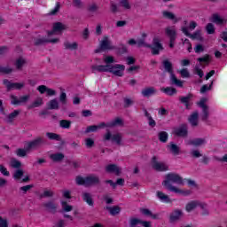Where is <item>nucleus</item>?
Masks as SVG:
<instances>
[{
	"label": "nucleus",
	"instance_id": "f257e3e1",
	"mask_svg": "<svg viewBox=\"0 0 227 227\" xmlns=\"http://www.w3.org/2000/svg\"><path fill=\"white\" fill-rule=\"evenodd\" d=\"M171 184H176L177 185H184V178L180 176V175L176 173H168L165 176V180L162 182L163 187L167 189V191H170V192H176V194H182L183 196H189L192 192L191 190H180Z\"/></svg>",
	"mask_w": 227,
	"mask_h": 227
},
{
	"label": "nucleus",
	"instance_id": "f03ea898",
	"mask_svg": "<svg viewBox=\"0 0 227 227\" xmlns=\"http://www.w3.org/2000/svg\"><path fill=\"white\" fill-rule=\"evenodd\" d=\"M162 66L165 71L170 74V84L178 86V88H183L184 82L176 79V75H175L173 73V64L169 60L165 59L162 61Z\"/></svg>",
	"mask_w": 227,
	"mask_h": 227
},
{
	"label": "nucleus",
	"instance_id": "7ed1b4c3",
	"mask_svg": "<svg viewBox=\"0 0 227 227\" xmlns=\"http://www.w3.org/2000/svg\"><path fill=\"white\" fill-rule=\"evenodd\" d=\"M147 47V49H151L153 56H159V54H160V51H164V46H162V43H160V39H159V37H154L152 44H149Z\"/></svg>",
	"mask_w": 227,
	"mask_h": 227
},
{
	"label": "nucleus",
	"instance_id": "20e7f679",
	"mask_svg": "<svg viewBox=\"0 0 227 227\" xmlns=\"http://www.w3.org/2000/svg\"><path fill=\"white\" fill-rule=\"evenodd\" d=\"M106 72L113 74L116 77H123L125 66L121 64L108 65Z\"/></svg>",
	"mask_w": 227,
	"mask_h": 227
},
{
	"label": "nucleus",
	"instance_id": "39448f33",
	"mask_svg": "<svg viewBox=\"0 0 227 227\" xmlns=\"http://www.w3.org/2000/svg\"><path fill=\"white\" fill-rule=\"evenodd\" d=\"M46 143L47 141L45 138L38 137L30 142H26L25 146H27V150H28V152H31V150H35V148L42 146V145H46Z\"/></svg>",
	"mask_w": 227,
	"mask_h": 227
},
{
	"label": "nucleus",
	"instance_id": "423d86ee",
	"mask_svg": "<svg viewBox=\"0 0 227 227\" xmlns=\"http://www.w3.org/2000/svg\"><path fill=\"white\" fill-rule=\"evenodd\" d=\"M121 139H123V136L121 133L111 134V131L107 129L106 134L104 136V141H112V143H116L118 146L121 145Z\"/></svg>",
	"mask_w": 227,
	"mask_h": 227
},
{
	"label": "nucleus",
	"instance_id": "0eeeda50",
	"mask_svg": "<svg viewBox=\"0 0 227 227\" xmlns=\"http://www.w3.org/2000/svg\"><path fill=\"white\" fill-rule=\"evenodd\" d=\"M102 51H114V46L111 45V41L109 37L104 36L103 40L100 42L99 48L95 50V53L98 54Z\"/></svg>",
	"mask_w": 227,
	"mask_h": 227
},
{
	"label": "nucleus",
	"instance_id": "6e6552de",
	"mask_svg": "<svg viewBox=\"0 0 227 227\" xmlns=\"http://www.w3.org/2000/svg\"><path fill=\"white\" fill-rule=\"evenodd\" d=\"M182 32L192 40H197L198 42H203L205 40L203 36H201V30H196L193 34H191L187 27H183Z\"/></svg>",
	"mask_w": 227,
	"mask_h": 227
},
{
	"label": "nucleus",
	"instance_id": "1a4fd4ad",
	"mask_svg": "<svg viewBox=\"0 0 227 227\" xmlns=\"http://www.w3.org/2000/svg\"><path fill=\"white\" fill-rule=\"evenodd\" d=\"M30 98H31V96L29 95L20 96V98H18L17 96L12 95L11 104H12V106H24L26 105L27 102H29Z\"/></svg>",
	"mask_w": 227,
	"mask_h": 227
},
{
	"label": "nucleus",
	"instance_id": "9d476101",
	"mask_svg": "<svg viewBox=\"0 0 227 227\" xmlns=\"http://www.w3.org/2000/svg\"><path fill=\"white\" fill-rule=\"evenodd\" d=\"M174 136L176 137H187L189 136V128L187 124H181L178 128H175L173 131Z\"/></svg>",
	"mask_w": 227,
	"mask_h": 227
},
{
	"label": "nucleus",
	"instance_id": "9b49d317",
	"mask_svg": "<svg viewBox=\"0 0 227 227\" xmlns=\"http://www.w3.org/2000/svg\"><path fill=\"white\" fill-rule=\"evenodd\" d=\"M7 91H12V90H22L26 86L25 82H12L8 79L3 81Z\"/></svg>",
	"mask_w": 227,
	"mask_h": 227
},
{
	"label": "nucleus",
	"instance_id": "f8f14e48",
	"mask_svg": "<svg viewBox=\"0 0 227 227\" xmlns=\"http://www.w3.org/2000/svg\"><path fill=\"white\" fill-rule=\"evenodd\" d=\"M153 163V169H155V171H168L169 169V167L166 165L165 163H160L157 161V156H153L152 159Z\"/></svg>",
	"mask_w": 227,
	"mask_h": 227
},
{
	"label": "nucleus",
	"instance_id": "ddd939ff",
	"mask_svg": "<svg viewBox=\"0 0 227 227\" xmlns=\"http://www.w3.org/2000/svg\"><path fill=\"white\" fill-rule=\"evenodd\" d=\"M43 207L45 208V211L50 214H56V212H58V205L54 200H49L43 203Z\"/></svg>",
	"mask_w": 227,
	"mask_h": 227
},
{
	"label": "nucleus",
	"instance_id": "4468645a",
	"mask_svg": "<svg viewBox=\"0 0 227 227\" xmlns=\"http://www.w3.org/2000/svg\"><path fill=\"white\" fill-rule=\"evenodd\" d=\"M67 25L61 23V22H56L53 24V28L51 31H48V36H52L54 33H61V31L67 30Z\"/></svg>",
	"mask_w": 227,
	"mask_h": 227
},
{
	"label": "nucleus",
	"instance_id": "2eb2a0df",
	"mask_svg": "<svg viewBox=\"0 0 227 227\" xmlns=\"http://www.w3.org/2000/svg\"><path fill=\"white\" fill-rule=\"evenodd\" d=\"M100 185V177L95 175L86 176V187H93Z\"/></svg>",
	"mask_w": 227,
	"mask_h": 227
},
{
	"label": "nucleus",
	"instance_id": "dca6fc26",
	"mask_svg": "<svg viewBox=\"0 0 227 227\" xmlns=\"http://www.w3.org/2000/svg\"><path fill=\"white\" fill-rule=\"evenodd\" d=\"M114 127H123V119L116 117L114 120L109 122H105V129H113Z\"/></svg>",
	"mask_w": 227,
	"mask_h": 227
},
{
	"label": "nucleus",
	"instance_id": "f3484780",
	"mask_svg": "<svg viewBox=\"0 0 227 227\" xmlns=\"http://www.w3.org/2000/svg\"><path fill=\"white\" fill-rule=\"evenodd\" d=\"M106 172L114 173L116 176H120L121 175V168L116 164H109L106 167Z\"/></svg>",
	"mask_w": 227,
	"mask_h": 227
},
{
	"label": "nucleus",
	"instance_id": "a211bd4d",
	"mask_svg": "<svg viewBox=\"0 0 227 227\" xmlns=\"http://www.w3.org/2000/svg\"><path fill=\"white\" fill-rule=\"evenodd\" d=\"M182 215H184V213L180 209L174 210L170 215H169V223H176V221H180L182 218Z\"/></svg>",
	"mask_w": 227,
	"mask_h": 227
},
{
	"label": "nucleus",
	"instance_id": "6ab92c4d",
	"mask_svg": "<svg viewBox=\"0 0 227 227\" xmlns=\"http://www.w3.org/2000/svg\"><path fill=\"white\" fill-rule=\"evenodd\" d=\"M82 198L83 201L87 203V205H89V207H93V205H95V201L93 200V195L91 193L83 192L82 193Z\"/></svg>",
	"mask_w": 227,
	"mask_h": 227
},
{
	"label": "nucleus",
	"instance_id": "aec40b11",
	"mask_svg": "<svg viewBox=\"0 0 227 227\" xmlns=\"http://www.w3.org/2000/svg\"><path fill=\"white\" fill-rule=\"evenodd\" d=\"M140 213L142 215H145V217H151V219L159 220L160 219L159 214H153L150 209L148 208H140Z\"/></svg>",
	"mask_w": 227,
	"mask_h": 227
},
{
	"label": "nucleus",
	"instance_id": "412c9836",
	"mask_svg": "<svg viewBox=\"0 0 227 227\" xmlns=\"http://www.w3.org/2000/svg\"><path fill=\"white\" fill-rule=\"evenodd\" d=\"M100 129H106V122H100L98 125H91L87 127V129H85V134H90V132H97L98 130H99Z\"/></svg>",
	"mask_w": 227,
	"mask_h": 227
},
{
	"label": "nucleus",
	"instance_id": "4be33fe9",
	"mask_svg": "<svg viewBox=\"0 0 227 227\" xmlns=\"http://www.w3.org/2000/svg\"><path fill=\"white\" fill-rule=\"evenodd\" d=\"M210 21L214 24H216L217 26H223V24H226V20L221 18V16H219L217 13L212 15Z\"/></svg>",
	"mask_w": 227,
	"mask_h": 227
},
{
	"label": "nucleus",
	"instance_id": "5701e85b",
	"mask_svg": "<svg viewBox=\"0 0 227 227\" xmlns=\"http://www.w3.org/2000/svg\"><path fill=\"white\" fill-rule=\"evenodd\" d=\"M192 98V94H188L184 97H180L179 101L185 106L186 109H191V99Z\"/></svg>",
	"mask_w": 227,
	"mask_h": 227
},
{
	"label": "nucleus",
	"instance_id": "b1692460",
	"mask_svg": "<svg viewBox=\"0 0 227 227\" xmlns=\"http://www.w3.org/2000/svg\"><path fill=\"white\" fill-rule=\"evenodd\" d=\"M105 210H107L110 214V215H118L120 212H121V207L120 206H114V207H109L106 206L105 207Z\"/></svg>",
	"mask_w": 227,
	"mask_h": 227
},
{
	"label": "nucleus",
	"instance_id": "393cba45",
	"mask_svg": "<svg viewBox=\"0 0 227 227\" xmlns=\"http://www.w3.org/2000/svg\"><path fill=\"white\" fill-rule=\"evenodd\" d=\"M143 97L149 98L152 97V95H155L157 93V90H155V87H147L141 91Z\"/></svg>",
	"mask_w": 227,
	"mask_h": 227
},
{
	"label": "nucleus",
	"instance_id": "a878e982",
	"mask_svg": "<svg viewBox=\"0 0 227 227\" xmlns=\"http://www.w3.org/2000/svg\"><path fill=\"white\" fill-rule=\"evenodd\" d=\"M205 102H207V98H203L200 100V102L198 103V106L199 107H200V109H202L203 114H208L210 111L208 110V106H207Z\"/></svg>",
	"mask_w": 227,
	"mask_h": 227
},
{
	"label": "nucleus",
	"instance_id": "bb28decb",
	"mask_svg": "<svg viewBox=\"0 0 227 227\" xmlns=\"http://www.w3.org/2000/svg\"><path fill=\"white\" fill-rule=\"evenodd\" d=\"M108 67H109V65L91 66L92 74H95L96 72H107Z\"/></svg>",
	"mask_w": 227,
	"mask_h": 227
},
{
	"label": "nucleus",
	"instance_id": "cd10ccee",
	"mask_svg": "<svg viewBox=\"0 0 227 227\" xmlns=\"http://www.w3.org/2000/svg\"><path fill=\"white\" fill-rule=\"evenodd\" d=\"M165 32L167 36H168L169 40H176V31L173 27H168L165 29Z\"/></svg>",
	"mask_w": 227,
	"mask_h": 227
},
{
	"label": "nucleus",
	"instance_id": "c85d7f7f",
	"mask_svg": "<svg viewBox=\"0 0 227 227\" xmlns=\"http://www.w3.org/2000/svg\"><path fill=\"white\" fill-rule=\"evenodd\" d=\"M50 159H51L53 162H61V160L65 159V154L62 153H53L50 155Z\"/></svg>",
	"mask_w": 227,
	"mask_h": 227
},
{
	"label": "nucleus",
	"instance_id": "c756f323",
	"mask_svg": "<svg viewBox=\"0 0 227 227\" xmlns=\"http://www.w3.org/2000/svg\"><path fill=\"white\" fill-rule=\"evenodd\" d=\"M199 120H200L199 114H192L188 118V121L192 125V127H198Z\"/></svg>",
	"mask_w": 227,
	"mask_h": 227
},
{
	"label": "nucleus",
	"instance_id": "7c9ffc66",
	"mask_svg": "<svg viewBox=\"0 0 227 227\" xmlns=\"http://www.w3.org/2000/svg\"><path fill=\"white\" fill-rule=\"evenodd\" d=\"M167 148H168L174 155H178L180 153V147L173 142H170L169 145H167Z\"/></svg>",
	"mask_w": 227,
	"mask_h": 227
},
{
	"label": "nucleus",
	"instance_id": "2f4dec72",
	"mask_svg": "<svg viewBox=\"0 0 227 227\" xmlns=\"http://www.w3.org/2000/svg\"><path fill=\"white\" fill-rule=\"evenodd\" d=\"M114 51H116L117 54H120L121 56L122 54H127V52H129V50L127 49V46L125 44H119V46H114Z\"/></svg>",
	"mask_w": 227,
	"mask_h": 227
},
{
	"label": "nucleus",
	"instance_id": "473e14b6",
	"mask_svg": "<svg viewBox=\"0 0 227 227\" xmlns=\"http://www.w3.org/2000/svg\"><path fill=\"white\" fill-rule=\"evenodd\" d=\"M47 107H48V109H51V110L56 111L58 109H59V102H58L57 98L51 99L47 104Z\"/></svg>",
	"mask_w": 227,
	"mask_h": 227
},
{
	"label": "nucleus",
	"instance_id": "72a5a7b5",
	"mask_svg": "<svg viewBox=\"0 0 227 227\" xmlns=\"http://www.w3.org/2000/svg\"><path fill=\"white\" fill-rule=\"evenodd\" d=\"M64 47L67 51H77L79 44L77 43L65 42Z\"/></svg>",
	"mask_w": 227,
	"mask_h": 227
},
{
	"label": "nucleus",
	"instance_id": "f704fd0d",
	"mask_svg": "<svg viewBox=\"0 0 227 227\" xmlns=\"http://www.w3.org/2000/svg\"><path fill=\"white\" fill-rule=\"evenodd\" d=\"M206 140L205 138H195L192 140H190L188 142V145H191L192 146H201V145H205Z\"/></svg>",
	"mask_w": 227,
	"mask_h": 227
},
{
	"label": "nucleus",
	"instance_id": "c9c22d12",
	"mask_svg": "<svg viewBox=\"0 0 227 227\" xmlns=\"http://www.w3.org/2000/svg\"><path fill=\"white\" fill-rule=\"evenodd\" d=\"M17 114H4L2 117V120H4V121H5V123H13V121H15V120H17Z\"/></svg>",
	"mask_w": 227,
	"mask_h": 227
},
{
	"label": "nucleus",
	"instance_id": "e433bc0d",
	"mask_svg": "<svg viewBox=\"0 0 227 227\" xmlns=\"http://www.w3.org/2000/svg\"><path fill=\"white\" fill-rule=\"evenodd\" d=\"M160 90L163 91V93H165L166 95H168L169 97L176 95V89L172 87L161 88Z\"/></svg>",
	"mask_w": 227,
	"mask_h": 227
},
{
	"label": "nucleus",
	"instance_id": "4c0bfd02",
	"mask_svg": "<svg viewBox=\"0 0 227 227\" xmlns=\"http://www.w3.org/2000/svg\"><path fill=\"white\" fill-rule=\"evenodd\" d=\"M157 198H159V200L164 203H171V199H169V196L164 194L162 192H157Z\"/></svg>",
	"mask_w": 227,
	"mask_h": 227
},
{
	"label": "nucleus",
	"instance_id": "58836bf2",
	"mask_svg": "<svg viewBox=\"0 0 227 227\" xmlns=\"http://www.w3.org/2000/svg\"><path fill=\"white\" fill-rule=\"evenodd\" d=\"M43 106V99L42 98H37L31 105L28 106V109H35V107H40Z\"/></svg>",
	"mask_w": 227,
	"mask_h": 227
},
{
	"label": "nucleus",
	"instance_id": "ea45409f",
	"mask_svg": "<svg viewBox=\"0 0 227 227\" xmlns=\"http://www.w3.org/2000/svg\"><path fill=\"white\" fill-rule=\"evenodd\" d=\"M212 88H214V80L211 81L210 84H204L200 88V93L205 94L207 91H212Z\"/></svg>",
	"mask_w": 227,
	"mask_h": 227
},
{
	"label": "nucleus",
	"instance_id": "a19ab883",
	"mask_svg": "<svg viewBox=\"0 0 227 227\" xmlns=\"http://www.w3.org/2000/svg\"><path fill=\"white\" fill-rule=\"evenodd\" d=\"M26 63H27L26 59L22 57H20L19 59H17L15 62V67L17 70H20L24 67V65H26Z\"/></svg>",
	"mask_w": 227,
	"mask_h": 227
},
{
	"label": "nucleus",
	"instance_id": "79ce46f5",
	"mask_svg": "<svg viewBox=\"0 0 227 227\" xmlns=\"http://www.w3.org/2000/svg\"><path fill=\"white\" fill-rule=\"evenodd\" d=\"M45 43H49V39H46V38L34 39V45H35V47H40L41 45H45Z\"/></svg>",
	"mask_w": 227,
	"mask_h": 227
},
{
	"label": "nucleus",
	"instance_id": "37998d69",
	"mask_svg": "<svg viewBox=\"0 0 227 227\" xmlns=\"http://www.w3.org/2000/svg\"><path fill=\"white\" fill-rule=\"evenodd\" d=\"M168 132L166 131H160L158 133V139L160 141V143H168Z\"/></svg>",
	"mask_w": 227,
	"mask_h": 227
},
{
	"label": "nucleus",
	"instance_id": "c03bdc74",
	"mask_svg": "<svg viewBox=\"0 0 227 227\" xmlns=\"http://www.w3.org/2000/svg\"><path fill=\"white\" fill-rule=\"evenodd\" d=\"M27 152H29V150H27V146L25 145V149L19 148L15 151V153L18 157H26L27 155Z\"/></svg>",
	"mask_w": 227,
	"mask_h": 227
},
{
	"label": "nucleus",
	"instance_id": "a18cd8bd",
	"mask_svg": "<svg viewBox=\"0 0 227 227\" xmlns=\"http://www.w3.org/2000/svg\"><path fill=\"white\" fill-rule=\"evenodd\" d=\"M10 166L13 169H20V168H22V162L19 161L17 159H12Z\"/></svg>",
	"mask_w": 227,
	"mask_h": 227
},
{
	"label": "nucleus",
	"instance_id": "49530a36",
	"mask_svg": "<svg viewBox=\"0 0 227 227\" xmlns=\"http://www.w3.org/2000/svg\"><path fill=\"white\" fill-rule=\"evenodd\" d=\"M46 137L50 138L51 141H61V136L52 132H47Z\"/></svg>",
	"mask_w": 227,
	"mask_h": 227
},
{
	"label": "nucleus",
	"instance_id": "de8ad7c7",
	"mask_svg": "<svg viewBox=\"0 0 227 227\" xmlns=\"http://www.w3.org/2000/svg\"><path fill=\"white\" fill-rule=\"evenodd\" d=\"M198 207V201L192 200L186 205V212H192Z\"/></svg>",
	"mask_w": 227,
	"mask_h": 227
},
{
	"label": "nucleus",
	"instance_id": "09e8293b",
	"mask_svg": "<svg viewBox=\"0 0 227 227\" xmlns=\"http://www.w3.org/2000/svg\"><path fill=\"white\" fill-rule=\"evenodd\" d=\"M162 15L165 19H168V20H176V16L173 12L163 11Z\"/></svg>",
	"mask_w": 227,
	"mask_h": 227
},
{
	"label": "nucleus",
	"instance_id": "8fccbe9b",
	"mask_svg": "<svg viewBox=\"0 0 227 227\" xmlns=\"http://www.w3.org/2000/svg\"><path fill=\"white\" fill-rule=\"evenodd\" d=\"M129 227H137L141 224V219L136 217H130L129 221Z\"/></svg>",
	"mask_w": 227,
	"mask_h": 227
},
{
	"label": "nucleus",
	"instance_id": "3c124183",
	"mask_svg": "<svg viewBox=\"0 0 227 227\" xmlns=\"http://www.w3.org/2000/svg\"><path fill=\"white\" fill-rule=\"evenodd\" d=\"M22 176H24V170L20 169V168L15 170V172L13 174V178L15 180H20V178H22Z\"/></svg>",
	"mask_w": 227,
	"mask_h": 227
},
{
	"label": "nucleus",
	"instance_id": "603ef678",
	"mask_svg": "<svg viewBox=\"0 0 227 227\" xmlns=\"http://www.w3.org/2000/svg\"><path fill=\"white\" fill-rule=\"evenodd\" d=\"M206 31L207 35H214V33H215V27H214V24L208 23L206 26Z\"/></svg>",
	"mask_w": 227,
	"mask_h": 227
},
{
	"label": "nucleus",
	"instance_id": "864d4df0",
	"mask_svg": "<svg viewBox=\"0 0 227 227\" xmlns=\"http://www.w3.org/2000/svg\"><path fill=\"white\" fill-rule=\"evenodd\" d=\"M61 205L63 207L64 212H72V210H74V207L68 205L67 201H62Z\"/></svg>",
	"mask_w": 227,
	"mask_h": 227
},
{
	"label": "nucleus",
	"instance_id": "5fc2aeb1",
	"mask_svg": "<svg viewBox=\"0 0 227 227\" xmlns=\"http://www.w3.org/2000/svg\"><path fill=\"white\" fill-rule=\"evenodd\" d=\"M72 125V121L68 120H61L60 121V127L62 129H70V126Z\"/></svg>",
	"mask_w": 227,
	"mask_h": 227
},
{
	"label": "nucleus",
	"instance_id": "6e6d98bb",
	"mask_svg": "<svg viewBox=\"0 0 227 227\" xmlns=\"http://www.w3.org/2000/svg\"><path fill=\"white\" fill-rule=\"evenodd\" d=\"M73 5L74 6V8H77L78 10L84 8V4L82 0H73Z\"/></svg>",
	"mask_w": 227,
	"mask_h": 227
},
{
	"label": "nucleus",
	"instance_id": "4d7b16f0",
	"mask_svg": "<svg viewBox=\"0 0 227 227\" xmlns=\"http://www.w3.org/2000/svg\"><path fill=\"white\" fill-rule=\"evenodd\" d=\"M137 47H146L147 49H148V46L150 45V44H148V43H146V40L145 39V38H141V39H138L137 41Z\"/></svg>",
	"mask_w": 227,
	"mask_h": 227
},
{
	"label": "nucleus",
	"instance_id": "13d9d810",
	"mask_svg": "<svg viewBox=\"0 0 227 227\" xmlns=\"http://www.w3.org/2000/svg\"><path fill=\"white\" fill-rule=\"evenodd\" d=\"M76 184L77 185H84L86 187V177L81 176H76Z\"/></svg>",
	"mask_w": 227,
	"mask_h": 227
},
{
	"label": "nucleus",
	"instance_id": "bf43d9fd",
	"mask_svg": "<svg viewBox=\"0 0 227 227\" xmlns=\"http://www.w3.org/2000/svg\"><path fill=\"white\" fill-rule=\"evenodd\" d=\"M87 10L90 13H95V12H98V5L97 4H91L88 6Z\"/></svg>",
	"mask_w": 227,
	"mask_h": 227
},
{
	"label": "nucleus",
	"instance_id": "052dcab7",
	"mask_svg": "<svg viewBox=\"0 0 227 227\" xmlns=\"http://www.w3.org/2000/svg\"><path fill=\"white\" fill-rule=\"evenodd\" d=\"M194 74L199 75V77L201 79L205 74L203 73V70L200 67V65H196L194 67Z\"/></svg>",
	"mask_w": 227,
	"mask_h": 227
},
{
	"label": "nucleus",
	"instance_id": "680f3d73",
	"mask_svg": "<svg viewBox=\"0 0 227 227\" xmlns=\"http://www.w3.org/2000/svg\"><path fill=\"white\" fill-rule=\"evenodd\" d=\"M52 196H54V192L44 191L43 193L40 195V199L42 200L43 198H52Z\"/></svg>",
	"mask_w": 227,
	"mask_h": 227
},
{
	"label": "nucleus",
	"instance_id": "e2e57ef3",
	"mask_svg": "<svg viewBox=\"0 0 227 227\" xmlns=\"http://www.w3.org/2000/svg\"><path fill=\"white\" fill-rule=\"evenodd\" d=\"M33 187H35V184H28V185L21 186L20 188V191H22L23 194H27V191H31V189H33Z\"/></svg>",
	"mask_w": 227,
	"mask_h": 227
},
{
	"label": "nucleus",
	"instance_id": "0e129e2a",
	"mask_svg": "<svg viewBox=\"0 0 227 227\" xmlns=\"http://www.w3.org/2000/svg\"><path fill=\"white\" fill-rule=\"evenodd\" d=\"M12 72H13V68H11V67H0V74H12Z\"/></svg>",
	"mask_w": 227,
	"mask_h": 227
},
{
	"label": "nucleus",
	"instance_id": "69168bd1",
	"mask_svg": "<svg viewBox=\"0 0 227 227\" xmlns=\"http://www.w3.org/2000/svg\"><path fill=\"white\" fill-rule=\"evenodd\" d=\"M59 102L62 104V106H66V104H67V93L66 92L60 93Z\"/></svg>",
	"mask_w": 227,
	"mask_h": 227
},
{
	"label": "nucleus",
	"instance_id": "338daca9",
	"mask_svg": "<svg viewBox=\"0 0 227 227\" xmlns=\"http://www.w3.org/2000/svg\"><path fill=\"white\" fill-rule=\"evenodd\" d=\"M0 173H2L4 176H10V171H8L4 165H0Z\"/></svg>",
	"mask_w": 227,
	"mask_h": 227
},
{
	"label": "nucleus",
	"instance_id": "774afa93",
	"mask_svg": "<svg viewBox=\"0 0 227 227\" xmlns=\"http://www.w3.org/2000/svg\"><path fill=\"white\" fill-rule=\"evenodd\" d=\"M104 63H106V65H111V64L114 63V57H113V56H106L104 59Z\"/></svg>",
	"mask_w": 227,
	"mask_h": 227
}]
</instances>
